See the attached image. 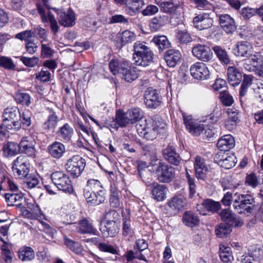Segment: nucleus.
<instances>
[{"label":"nucleus","instance_id":"nucleus-1","mask_svg":"<svg viewBox=\"0 0 263 263\" xmlns=\"http://www.w3.org/2000/svg\"><path fill=\"white\" fill-rule=\"evenodd\" d=\"M109 67L114 75H120L127 82H132L138 77V71L136 68L131 67L128 62L119 63L117 60H112L110 62Z\"/></svg>","mask_w":263,"mask_h":263},{"label":"nucleus","instance_id":"nucleus-2","mask_svg":"<svg viewBox=\"0 0 263 263\" xmlns=\"http://www.w3.org/2000/svg\"><path fill=\"white\" fill-rule=\"evenodd\" d=\"M133 47V60L136 65L146 67L152 63L154 54L145 43L138 41Z\"/></svg>","mask_w":263,"mask_h":263},{"label":"nucleus","instance_id":"nucleus-3","mask_svg":"<svg viewBox=\"0 0 263 263\" xmlns=\"http://www.w3.org/2000/svg\"><path fill=\"white\" fill-rule=\"evenodd\" d=\"M234 198L233 206L238 213L245 214L252 212L254 201L251 195L236 193Z\"/></svg>","mask_w":263,"mask_h":263},{"label":"nucleus","instance_id":"nucleus-4","mask_svg":"<svg viewBox=\"0 0 263 263\" xmlns=\"http://www.w3.org/2000/svg\"><path fill=\"white\" fill-rule=\"evenodd\" d=\"M18 116H20V112L17 107L6 108L3 115L4 126L8 129H19L21 127V123L17 120Z\"/></svg>","mask_w":263,"mask_h":263},{"label":"nucleus","instance_id":"nucleus-5","mask_svg":"<svg viewBox=\"0 0 263 263\" xmlns=\"http://www.w3.org/2000/svg\"><path fill=\"white\" fill-rule=\"evenodd\" d=\"M183 123L188 131L192 135L198 136L205 129L204 120L193 118L192 115L181 111Z\"/></svg>","mask_w":263,"mask_h":263},{"label":"nucleus","instance_id":"nucleus-6","mask_svg":"<svg viewBox=\"0 0 263 263\" xmlns=\"http://www.w3.org/2000/svg\"><path fill=\"white\" fill-rule=\"evenodd\" d=\"M71 221H66L61 220L56 224V227L59 229L63 228L62 224H71ZM73 227L76 228V232L81 234H97V230L93 228L92 223L87 218H83L79 221L78 223H74Z\"/></svg>","mask_w":263,"mask_h":263},{"label":"nucleus","instance_id":"nucleus-7","mask_svg":"<svg viewBox=\"0 0 263 263\" xmlns=\"http://www.w3.org/2000/svg\"><path fill=\"white\" fill-rule=\"evenodd\" d=\"M155 173L158 180L162 183H169L175 177V168L164 163L159 162L155 166Z\"/></svg>","mask_w":263,"mask_h":263},{"label":"nucleus","instance_id":"nucleus-8","mask_svg":"<svg viewBox=\"0 0 263 263\" xmlns=\"http://www.w3.org/2000/svg\"><path fill=\"white\" fill-rule=\"evenodd\" d=\"M85 166V160L80 156L76 155L67 160L65 168L71 176L77 178L81 175Z\"/></svg>","mask_w":263,"mask_h":263},{"label":"nucleus","instance_id":"nucleus-9","mask_svg":"<svg viewBox=\"0 0 263 263\" xmlns=\"http://www.w3.org/2000/svg\"><path fill=\"white\" fill-rule=\"evenodd\" d=\"M51 179L54 185L65 192L71 193L73 189L69 176L63 172H55L52 174Z\"/></svg>","mask_w":263,"mask_h":263},{"label":"nucleus","instance_id":"nucleus-10","mask_svg":"<svg viewBox=\"0 0 263 263\" xmlns=\"http://www.w3.org/2000/svg\"><path fill=\"white\" fill-rule=\"evenodd\" d=\"M29 167V161L25 156H20L14 160L12 167L14 175L20 179H23L27 176Z\"/></svg>","mask_w":263,"mask_h":263},{"label":"nucleus","instance_id":"nucleus-11","mask_svg":"<svg viewBox=\"0 0 263 263\" xmlns=\"http://www.w3.org/2000/svg\"><path fill=\"white\" fill-rule=\"evenodd\" d=\"M192 52L194 57L203 62H209L213 58V53L210 47L204 44L194 45Z\"/></svg>","mask_w":263,"mask_h":263},{"label":"nucleus","instance_id":"nucleus-12","mask_svg":"<svg viewBox=\"0 0 263 263\" xmlns=\"http://www.w3.org/2000/svg\"><path fill=\"white\" fill-rule=\"evenodd\" d=\"M237 56L250 58L251 61H255L257 56L260 54L259 52L253 51L252 46L247 42H240L236 45L235 49Z\"/></svg>","mask_w":263,"mask_h":263},{"label":"nucleus","instance_id":"nucleus-13","mask_svg":"<svg viewBox=\"0 0 263 263\" xmlns=\"http://www.w3.org/2000/svg\"><path fill=\"white\" fill-rule=\"evenodd\" d=\"M190 70L192 76L197 80H207L210 78L209 68L203 62L195 63L191 65Z\"/></svg>","mask_w":263,"mask_h":263},{"label":"nucleus","instance_id":"nucleus-14","mask_svg":"<svg viewBox=\"0 0 263 263\" xmlns=\"http://www.w3.org/2000/svg\"><path fill=\"white\" fill-rule=\"evenodd\" d=\"M150 127L147 128V131L144 134V137L147 139L153 140L156 138L158 134L164 132L166 127L165 123L162 121L155 118L153 121V124Z\"/></svg>","mask_w":263,"mask_h":263},{"label":"nucleus","instance_id":"nucleus-15","mask_svg":"<svg viewBox=\"0 0 263 263\" xmlns=\"http://www.w3.org/2000/svg\"><path fill=\"white\" fill-rule=\"evenodd\" d=\"M59 15V23L65 27H69L75 24L76 16L73 11L69 9L67 12L59 11L55 8L52 9Z\"/></svg>","mask_w":263,"mask_h":263},{"label":"nucleus","instance_id":"nucleus-16","mask_svg":"<svg viewBox=\"0 0 263 263\" xmlns=\"http://www.w3.org/2000/svg\"><path fill=\"white\" fill-rule=\"evenodd\" d=\"M162 98L156 89H147L145 93V104L148 108H156L160 106Z\"/></svg>","mask_w":263,"mask_h":263},{"label":"nucleus","instance_id":"nucleus-17","mask_svg":"<svg viewBox=\"0 0 263 263\" xmlns=\"http://www.w3.org/2000/svg\"><path fill=\"white\" fill-rule=\"evenodd\" d=\"M170 210L174 214L183 210L187 205L186 199L182 195H176L170 199L167 203Z\"/></svg>","mask_w":263,"mask_h":263},{"label":"nucleus","instance_id":"nucleus-18","mask_svg":"<svg viewBox=\"0 0 263 263\" xmlns=\"http://www.w3.org/2000/svg\"><path fill=\"white\" fill-rule=\"evenodd\" d=\"M36 142L31 137H23L19 144L20 151L29 156H34L35 154Z\"/></svg>","mask_w":263,"mask_h":263},{"label":"nucleus","instance_id":"nucleus-19","mask_svg":"<svg viewBox=\"0 0 263 263\" xmlns=\"http://www.w3.org/2000/svg\"><path fill=\"white\" fill-rule=\"evenodd\" d=\"M194 165L196 177L199 179H205L209 172V168L204 159L200 156H196Z\"/></svg>","mask_w":263,"mask_h":263},{"label":"nucleus","instance_id":"nucleus-20","mask_svg":"<svg viewBox=\"0 0 263 263\" xmlns=\"http://www.w3.org/2000/svg\"><path fill=\"white\" fill-rule=\"evenodd\" d=\"M84 196L87 202L92 205H99L105 200L104 191H100L98 193L86 189L84 191Z\"/></svg>","mask_w":263,"mask_h":263},{"label":"nucleus","instance_id":"nucleus-21","mask_svg":"<svg viewBox=\"0 0 263 263\" xmlns=\"http://www.w3.org/2000/svg\"><path fill=\"white\" fill-rule=\"evenodd\" d=\"M213 22L208 13L199 14L196 16L193 21L195 27L200 30L210 28L212 26Z\"/></svg>","mask_w":263,"mask_h":263},{"label":"nucleus","instance_id":"nucleus-22","mask_svg":"<svg viewBox=\"0 0 263 263\" xmlns=\"http://www.w3.org/2000/svg\"><path fill=\"white\" fill-rule=\"evenodd\" d=\"M218 160V164L222 167L226 169H230L234 166L236 163V157L232 153H227L226 154L220 152L218 153L215 157L216 158H220Z\"/></svg>","mask_w":263,"mask_h":263},{"label":"nucleus","instance_id":"nucleus-23","mask_svg":"<svg viewBox=\"0 0 263 263\" xmlns=\"http://www.w3.org/2000/svg\"><path fill=\"white\" fill-rule=\"evenodd\" d=\"M219 23L222 29L227 33H232L236 29L234 19L228 14H223L219 16Z\"/></svg>","mask_w":263,"mask_h":263},{"label":"nucleus","instance_id":"nucleus-24","mask_svg":"<svg viewBox=\"0 0 263 263\" xmlns=\"http://www.w3.org/2000/svg\"><path fill=\"white\" fill-rule=\"evenodd\" d=\"M164 57L167 65L170 67H174L178 64L182 58L180 52L175 49L168 50Z\"/></svg>","mask_w":263,"mask_h":263},{"label":"nucleus","instance_id":"nucleus-25","mask_svg":"<svg viewBox=\"0 0 263 263\" xmlns=\"http://www.w3.org/2000/svg\"><path fill=\"white\" fill-rule=\"evenodd\" d=\"M235 145V139L231 135H224L219 139L217 143V146L221 152L229 151L233 148Z\"/></svg>","mask_w":263,"mask_h":263},{"label":"nucleus","instance_id":"nucleus-26","mask_svg":"<svg viewBox=\"0 0 263 263\" xmlns=\"http://www.w3.org/2000/svg\"><path fill=\"white\" fill-rule=\"evenodd\" d=\"M163 155L165 160L175 165H178L181 160L179 155L176 152L173 146H168L165 148L163 151Z\"/></svg>","mask_w":263,"mask_h":263},{"label":"nucleus","instance_id":"nucleus-27","mask_svg":"<svg viewBox=\"0 0 263 263\" xmlns=\"http://www.w3.org/2000/svg\"><path fill=\"white\" fill-rule=\"evenodd\" d=\"M136 35L134 32L127 30L118 33L116 41L119 44V47H122L127 44L134 41L136 40Z\"/></svg>","mask_w":263,"mask_h":263},{"label":"nucleus","instance_id":"nucleus-28","mask_svg":"<svg viewBox=\"0 0 263 263\" xmlns=\"http://www.w3.org/2000/svg\"><path fill=\"white\" fill-rule=\"evenodd\" d=\"M228 81L230 85H238L242 80L241 73L235 67L230 66L227 70Z\"/></svg>","mask_w":263,"mask_h":263},{"label":"nucleus","instance_id":"nucleus-29","mask_svg":"<svg viewBox=\"0 0 263 263\" xmlns=\"http://www.w3.org/2000/svg\"><path fill=\"white\" fill-rule=\"evenodd\" d=\"M120 223L105 222L104 226H102L100 231L105 237H114L119 232Z\"/></svg>","mask_w":263,"mask_h":263},{"label":"nucleus","instance_id":"nucleus-30","mask_svg":"<svg viewBox=\"0 0 263 263\" xmlns=\"http://www.w3.org/2000/svg\"><path fill=\"white\" fill-rule=\"evenodd\" d=\"M202 206L208 211L216 212L220 209V203L211 199H206L204 200L201 204H197L196 206L197 211L199 212L200 214L204 215L206 214L205 212L201 211Z\"/></svg>","mask_w":263,"mask_h":263},{"label":"nucleus","instance_id":"nucleus-31","mask_svg":"<svg viewBox=\"0 0 263 263\" xmlns=\"http://www.w3.org/2000/svg\"><path fill=\"white\" fill-rule=\"evenodd\" d=\"M182 221L185 226L189 228H193L198 226L200 221L196 214L191 211H186L184 213Z\"/></svg>","mask_w":263,"mask_h":263},{"label":"nucleus","instance_id":"nucleus-32","mask_svg":"<svg viewBox=\"0 0 263 263\" xmlns=\"http://www.w3.org/2000/svg\"><path fill=\"white\" fill-rule=\"evenodd\" d=\"M49 154L53 158L59 159L65 152L64 145L59 142H54L48 147Z\"/></svg>","mask_w":263,"mask_h":263},{"label":"nucleus","instance_id":"nucleus-33","mask_svg":"<svg viewBox=\"0 0 263 263\" xmlns=\"http://www.w3.org/2000/svg\"><path fill=\"white\" fill-rule=\"evenodd\" d=\"M59 118L56 113L52 109H49V114L46 121L43 124V128L48 131L53 132L58 125Z\"/></svg>","mask_w":263,"mask_h":263},{"label":"nucleus","instance_id":"nucleus-34","mask_svg":"<svg viewBox=\"0 0 263 263\" xmlns=\"http://www.w3.org/2000/svg\"><path fill=\"white\" fill-rule=\"evenodd\" d=\"M227 114L229 117V120L226 121L225 126L229 130L233 129L234 125L239 121V111L235 108H228Z\"/></svg>","mask_w":263,"mask_h":263},{"label":"nucleus","instance_id":"nucleus-35","mask_svg":"<svg viewBox=\"0 0 263 263\" xmlns=\"http://www.w3.org/2000/svg\"><path fill=\"white\" fill-rule=\"evenodd\" d=\"M18 256L23 261H29L34 259L35 253L32 248L23 246L19 249Z\"/></svg>","mask_w":263,"mask_h":263},{"label":"nucleus","instance_id":"nucleus-36","mask_svg":"<svg viewBox=\"0 0 263 263\" xmlns=\"http://www.w3.org/2000/svg\"><path fill=\"white\" fill-rule=\"evenodd\" d=\"M3 151L5 157L13 156L20 151L19 144L14 142H8L4 145Z\"/></svg>","mask_w":263,"mask_h":263},{"label":"nucleus","instance_id":"nucleus-37","mask_svg":"<svg viewBox=\"0 0 263 263\" xmlns=\"http://www.w3.org/2000/svg\"><path fill=\"white\" fill-rule=\"evenodd\" d=\"M167 190L165 185L157 184L152 190L153 198L158 201H162L166 198Z\"/></svg>","mask_w":263,"mask_h":263},{"label":"nucleus","instance_id":"nucleus-38","mask_svg":"<svg viewBox=\"0 0 263 263\" xmlns=\"http://www.w3.org/2000/svg\"><path fill=\"white\" fill-rule=\"evenodd\" d=\"M167 21V17L165 15H160L154 17L149 24L150 29L153 31H156L164 26Z\"/></svg>","mask_w":263,"mask_h":263},{"label":"nucleus","instance_id":"nucleus-39","mask_svg":"<svg viewBox=\"0 0 263 263\" xmlns=\"http://www.w3.org/2000/svg\"><path fill=\"white\" fill-rule=\"evenodd\" d=\"M73 133L72 128L68 124H65L58 131V136L65 141H69Z\"/></svg>","mask_w":263,"mask_h":263},{"label":"nucleus","instance_id":"nucleus-40","mask_svg":"<svg viewBox=\"0 0 263 263\" xmlns=\"http://www.w3.org/2000/svg\"><path fill=\"white\" fill-rule=\"evenodd\" d=\"M221 220L223 223L233 225L236 224V215L230 209L223 210L220 214Z\"/></svg>","mask_w":263,"mask_h":263},{"label":"nucleus","instance_id":"nucleus-41","mask_svg":"<svg viewBox=\"0 0 263 263\" xmlns=\"http://www.w3.org/2000/svg\"><path fill=\"white\" fill-rule=\"evenodd\" d=\"M159 6L161 11L167 13H174L178 8L177 5L173 0H162Z\"/></svg>","mask_w":263,"mask_h":263},{"label":"nucleus","instance_id":"nucleus-42","mask_svg":"<svg viewBox=\"0 0 263 263\" xmlns=\"http://www.w3.org/2000/svg\"><path fill=\"white\" fill-rule=\"evenodd\" d=\"M152 42L158 47L160 50H163L170 46V43L165 35L154 36Z\"/></svg>","mask_w":263,"mask_h":263},{"label":"nucleus","instance_id":"nucleus-43","mask_svg":"<svg viewBox=\"0 0 263 263\" xmlns=\"http://www.w3.org/2000/svg\"><path fill=\"white\" fill-rule=\"evenodd\" d=\"M213 50L221 63L224 64L230 63L229 57L225 49L219 46H215L213 47Z\"/></svg>","mask_w":263,"mask_h":263},{"label":"nucleus","instance_id":"nucleus-44","mask_svg":"<svg viewBox=\"0 0 263 263\" xmlns=\"http://www.w3.org/2000/svg\"><path fill=\"white\" fill-rule=\"evenodd\" d=\"M5 197L9 206H13L15 204L19 205L23 199L22 194L17 193H6Z\"/></svg>","mask_w":263,"mask_h":263},{"label":"nucleus","instance_id":"nucleus-45","mask_svg":"<svg viewBox=\"0 0 263 263\" xmlns=\"http://www.w3.org/2000/svg\"><path fill=\"white\" fill-rule=\"evenodd\" d=\"M64 243L67 248L77 254H80L82 253L83 249L81 245L78 242L64 237Z\"/></svg>","mask_w":263,"mask_h":263},{"label":"nucleus","instance_id":"nucleus-46","mask_svg":"<svg viewBox=\"0 0 263 263\" xmlns=\"http://www.w3.org/2000/svg\"><path fill=\"white\" fill-rule=\"evenodd\" d=\"M232 226L227 223H220L215 230L216 235L220 238L227 237L231 232Z\"/></svg>","mask_w":263,"mask_h":263},{"label":"nucleus","instance_id":"nucleus-47","mask_svg":"<svg viewBox=\"0 0 263 263\" xmlns=\"http://www.w3.org/2000/svg\"><path fill=\"white\" fill-rule=\"evenodd\" d=\"M127 115L130 118L132 124L140 120L143 117V112L139 108H134L128 109L127 111Z\"/></svg>","mask_w":263,"mask_h":263},{"label":"nucleus","instance_id":"nucleus-48","mask_svg":"<svg viewBox=\"0 0 263 263\" xmlns=\"http://www.w3.org/2000/svg\"><path fill=\"white\" fill-rule=\"evenodd\" d=\"M15 99L17 103L26 106H29L31 103L30 96L26 92L16 93Z\"/></svg>","mask_w":263,"mask_h":263},{"label":"nucleus","instance_id":"nucleus-49","mask_svg":"<svg viewBox=\"0 0 263 263\" xmlns=\"http://www.w3.org/2000/svg\"><path fill=\"white\" fill-rule=\"evenodd\" d=\"M144 0H126V6L127 8L133 12H136L140 10L144 5Z\"/></svg>","mask_w":263,"mask_h":263},{"label":"nucleus","instance_id":"nucleus-50","mask_svg":"<svg viewBox=\"0 0 263 263\" xmlns=\"http://www.w3.org/2000/svg\"><path fill=\"white\" fill-rule=\"evenodd\" d=\"M128 116L127 115V112H122V111H118L116 114L117 123L120 126H125L129 123L132 124V121Z\"/></svg>","mask_w":263,"mask_h":263},{"label":"nucleus","instance_id":"nucleus-51","mask_svg":"<svg viewBox=\"0 0 263 263\" xmlns=\"http://www.w3.org/2000/svg\"><path fill=\"white\" fill-rule=\"evenodd\" d=\"M249 254L254 260H259L263 258V248L257 246H252L249 249Z\"/></svg>","mask_w":263,"mask_h":263},{"label":"nucleus","instance_id":"nucleus-52","mask_svg":"<svg viewBox=\"0 0 263 263\" xmlns=\"http://www.w3.org/2000/svg\"><path fill=\"white\" fill-rule=\"evenodd\" d=\"M221 110L219 108L216 107L210 115L205 117L204 120L205 122L208 121L211 123H215L221 118Z\"/></svg>","mask_w":263,"mask_h":263},{"label":"nucleus","instance_id":"nucleus-53","mask_svg":"<svg viewBox=\"0 0 263 263\" xmlns=\"http://www.w3.org/2000/svg\"><path fill=\"white\" fill-rule=\"evenodd\" d=\"M31 116L32 114L31 112L28 110H26L24 111L22 115L20 114V116L18 117L20 119L18 121L23 126L25 127H28L31 124Z\"/></svg>","mask_w":263,"mask_h":263},{"label":"nucleus","instance_id":"nucleus-54","mask_svg":"<svg viewBox=\"0 0 263 263\" xmlns=\"http://www.w3.org/2000/svg\"><path fill=\"white\" fill-rule=\"evenodd\" d=\"M109 201L110 204L112 207L114 208H120L121 203L119 199V192L111 189Z\"/></svg>","mask_w":263,"mask_h":263},{"label":"nucleus","instance_id":"nucleus-55","mask_svg":"<svg viewBox=\"0 0 263 263\" xmlns=\"http://www.w3.org/2000/svg\"><path fill=\"white\" fill-rule=\"evenodd\" d=\"M261 60V55L257 56V59L255 61H251L250 58H246L244 61L243 68L248 71H253L255 70V67L257 65L259 61Z\"/></svg>","mask_w":263,"mask_h":263},{"label":"nucleus","instance_id":"nucleus-56","mask_svg":"<svg viewBox=\"0 0 263 263\" xmlns=\"http://www.w3.org/2000/svg\"><path fill=\"white\" fill-rule=\"evenodd\" d=\"M120 215L115 210H110L105 215V222H116L120 223Z\"/></svg>","mask_w":263,"mask_h":263},{"label":"nucleus","instance_id":"nucleus-57","mask_svg":"<svg viewBox=\"0 0 263 263\" xmlns=\"http://www.w3.org/2000/svg\"><path fill=\"white\" fill-rule=\"evenodd\" d=\"M87 189L91 190L90 191H94L98 193L100 191H104L100 182L97 180H89L87 181Z\"/></svg>","mask_w":263,"mask_h":263},{"label":"nucleus","instance_id":"nucleus-58","mask_svg":"<svg viewBox=\"0 0 263 263\" xmlns=\"http://www.w3.org/2000/svg\"><path fill=\"white\" fill-rule=\"evenodd\" d=\"M0 66L7 69H13L15 67V65L10 58L5 56H1Z\"/></svg>","mask_w":263,"mask_h":263},{"label":"nucleus","instance_id":"nucleus-59","mask_svg":"<svg viewBox=\"0 0 263 263\" xmlns=\"http://www.w3.org/2000/svg\"><path fill=\"white\" fill-rule=\"evenodd\" d=\"M253 89L256 97L263 101V84L260 81H257L253 84Z\"/></svg>","mask_w":263,"mask_h":263},{"label":"nucleus","instance_id":"nucleus-60","mask_svg":"<svg viewBox=\"0 0 263 263\" xmlns=\"http://www.w3.org/2000/svg\"><path fill=\"white\" fill-rule=\"evenodd\" d=\"M21 61L25 66L30 67H33L35 65H37L39 62V59L35 57H33L32 58L22 57L21 58Z\"/></svg>","mask_w":263,"mask_h":263},{"label":"nucleus","instance_id":"nucleus-61","mask_svg":"<svg viewBox=\"0 0 263 263\" xmlns=\"http://www.w3.org/2000/svg\"><path fill=\"white\" fill-rule=\"evenodd\" d=\"M177 39L182 44L187 43L192 41L190 34L186 31H179L177 34Z\"/></svg>","mask_w":263,"mask_h":263},{"label":"nucleus","instance_id":"nucleus-62","mask_svg":"<svg viewBox=\"0 0 263 263\" xmlns=\"http://www.w3.org/2000/svg\"><path fill=\"white\" fill-rule=\"evenodd\" d=\"M47 22L50 23L51 29L54 34L57 33L58 32L59 27L54 16L50 12H48V18L46 23Z\"/></svg>","mask_w":263,"mask_h":263},{"label":"nucleus","instance_id":"nucleus-63","mask_svg":"<svg viewBox=\"0 0 263 263\" xmlns=\"http://www.w3.org/2000/svg\"><path fill=\"white\" fill-rule=\"evenodd\" d=\"M98 248L100 251L104 252L111 253L112 254H117V250L112 246L106 243H99Z\"/></svg>","mask_w":263,"mask_h":263},{"label":"nucleus","instance_id":"nucleus-64","mask_svg":"<svg viewBox=\"0 0 263 263\" xmlns=\"http://www.w3.org/2000/svg\"><path fill=\"white\" fill-rule=\"evenodd\" d=\"M41 55L44 58H48L53 55L54 50H52L47 45L43 44V41H41Z\"/></svg>","mask_w":263,"mask_h":263}]
</instances>
